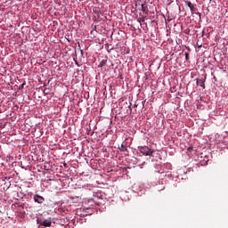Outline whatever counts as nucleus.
<instances>
[{"mask_svg":"<svg viewBox=\"0 0 228 228\" xmlns=\"http://www.w3.org/2000/svg\"><path fill=\"white\" fill-rule=\"evenodd\" d=\"M185 60H186V61H188V60H190V53H185Z\"/></svg>","mask_w":228,"mask_h":228,"instance_id":"6e6552de","label":"nucleus"},{"mask_svg":"<svg viewBox=\"0 0 228 228\" xmlns=\"http://www.w3.org/2000/svg\"><path fill=\"white\" fill-rule=\"evenodd\" d=\"M63 167H65V168H68L69 167V166L67 165V163H63Z\"/></svg>","mask_w":228,"mask_h":228,"instance_id":"1a4fd4ad","label":"nucleus"},{"mask_svg":"<svg viewBox=\"0 0 228 228\" xmlns=\"http://www.w3.org/2000/svg\"><path fill=\"white\" fill-rule=\"evenodd\" d=\"M102 65H104V61H102L101 62V66H102Z\"/></svg>","mask_w":228,"mask_h":228,"instance_id":"9d476101","label":"nucleus"},{"mask_svg":"<svg viewBox=\"0 0 228 228\" xmlns=\"http://www.w3.org/2000/svg\"><path fill=\"white\" fill-rule=\"evenodd\" d=\"M37 224H39L38 228H44V227H51V225L53 224V222L47 219H45V221L37 220Z\"/></svg>","mask_w":228,"mask_h":228,"instance_id":"f03ea898","label":"nucleus"},{"mask_svg":"<svg viewBox=\"0 0 228 228\" xmlns=\"http://www.w3.org/2000/svg\"><path fill=\"white\" fill-rule=\"evenodd\" d=\"M185 4H187V6L190 8L191 12H195V5H193V4H191V2L186 1Z\"/></svg>","mask_w":228,"mask_h":228,"instance_id":"39448f33","label":"nucleus"},{"mask_svg":"<svg viewBox=\"0 0 228 228\" xmlns=\"http://www.w3.org/2000/svg\"><path fill=\"white\" fill-rule=\"evenodd\" d=\"M34 200H35V202H37V204H44V202L45 201V199H44V197H42L38 194H35Z\"/></svg>","mask_w":228,"mask_h":228,"instance_id":"7ed1b4c3","label":"nucleus"},{"mask_svg":"<svg viewBox=\"0 0 228 228\" xmlns=\"http://www.w3.org/2000/svg\"><path fill=\"white\" fill-rule=\"evenodd\" d=\"M141 8H142V12H144L145 13L149 12V9L143 4H141Z\"/></svg>","mask_w":228,"mask_h":228,"instance_id":"423d86ee","label":"nucleus"},{"mask_svg":"<svg viewBox=\"0 0 228 228\" xmlns=\"http://www.w3.org/2000/svg\"><path fill=\"white\" fill-rule=\"evenodd\" d=\"M139 151L143 156H151V158H154V150L149 148L148 146H141Z\"/></svg>","mask_w":228,"mask_h":228,"instance_id":"f257e3e1","label":"nucleus"},{"mask_svg":"<svg viewBox=\"0 0 228 228\" xmlns=\"http://www.w3.org/2000/svg\"><path fill=\"white\" fill-rule=\"evenodd\" d=\"M120 151H122V152H126V151H127V148L126 146H124V144H121Z\"/></svg>","mask_w":228,"mask_h":228,"instance_id":"0eeeda50","label":"nucleus"},{"mask_svg":"<svg viewBox=\"0 0 228 228\" xmlns=\"http://www.w3.org/2000/svg\"><path fill=\"white\" fill-rule=\"evenodd\" d=\"M190 150H191V148L189 147V148H188V151H190Z\"/></svg>","mask_w":228,"mask_h":228,"instance_id":"9b49d317","label":"nucleus"},{"mask_svg":"<svg viewBox=\"0 0 228 228\" xmlns=\"http://www.w3.org/2000/svg\"><path fill=\"white\" fill-rule=\"evenodd\" d=\"M206 79H207L206 75L204 79H198L196 82L197 86H201V88H203L204 90L206 88V85H205Z\"/></svg>","mask_w":228,"mask_h":228,"instance_id":"20e7f679","label":"nucleus"}]
</instances>
